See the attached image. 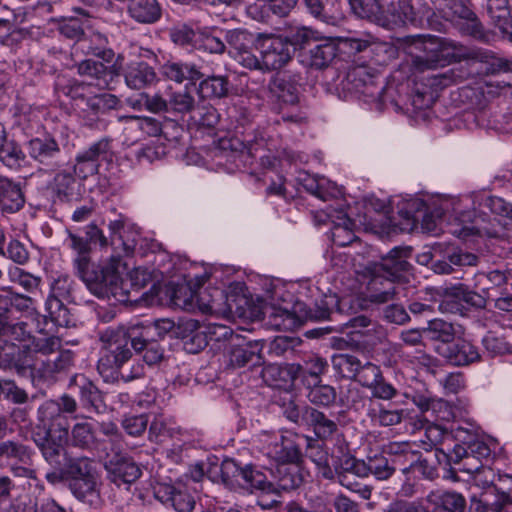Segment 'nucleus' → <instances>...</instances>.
Returning <instances> with one entry per match:
<instances>
[{
	"instance_id": "1",
	"label": "nucleus",
	"mask_w": 512,
	"mask_h": 512,
	"mask_svg": "<svg viewBox=\"0 0 512 512\" xmlns=\"http://www.w3.org/2000/svg\"><path fill=\"white\" fill-rule=\"evenodd\" d=\"M68 246L76 253L73 259L75 274L88 290L98 298L127 299V285L119 277L120 258L112 257L105 265H97L90 257L89 239L68 232Z\"/></svg>"
},
{
	"instance_id": "2",
	"label": "nucleus",
	"mask_w": 512,
	"mask_h": 512,
	"mask_svg": "<svg viewBox=\"0 0 512 512\" xmlns=\"http://www.w3.org/2000/svg\"><path fill=\"white\" fill-rule=\"evenodd\" d=\"M37 420V428L42 432H35L33 440L44 459L59 468L65 457V443L69 435L67 418L61 413L57 401L47 400L39 406Z\"/></svg>"
},
{
	"instance_id": "3",
	"label": "nucleus",
	"mask_w": 512,
	"mask_h": 512,
	"mask_svg": "<svg viewBox=\"0 0 512 512\" xmlns=\"http://www.w3.org/2000/svg\"><path fill=\"white\" fill-rule=\"evenodd\" d=\"M412 44L424 52L411 59V68L418 73L459 62L466 56L465 47L448 38L417 35L412 37Z\"/></svg>"
},
{
	"instance_id": "4",
	"label": "nucleus",
	"mask_w": 512,
	"mask_h": 512,
	"mask_svg": "<svg viewBox=\"0 0 512 512\" xmlns=\"http://www.w3.org/2000/svg\"><path fill=\"white\" fill-rule=\"evenodd\" d=\"M260 53L258 65L254 69L277 70L285 66L295 52L292 42L281 35L259 34L255 40Z\"/></svg>"
},
{
	"instance_id": "5",
	"label": "nucleus",
	"mask_w": 512,
	"mask_h": 512,
	"mask_svg": "<svg viewBox=\"0 0 512 512\" xmlns=\"http://www.w3.org/2000/svg\"><path fill=\"white\" fill-rule=\"evenodd\" d=\"M377 78L375 70L367 65H354L348 68L337 84V89L343 93L344 97L362 95L372 101L380 100L384 86L377 84Z\"/></svg>"
},
{
	"instance_id": "6",
	"label": "nucleus",
	"mask_w": 512,
	"mask_h": 512,
	"mask_svg": "<svg viewBox=\"0 0 512 512\" xmlns=\"http://www.w3.org/2000/svg\"><path fill=\"white\" fill-rule=\"evenodd\" d=\"M307 436L286 432L275 434L266 440L264 454L278 464H298L302 459V446Z\"/></svg>"
},
{
	"instance_id": "7",
	"label": "nucleus",
	"mask_w": 512,
	"mask_h": 512,
	"mask_svg": "<svg viewBox=\"0 0 512 512\" xmlns=\"http://www.w3.org/2000/svg\"><path fill=\"white\" fill-rule=\"evenodd\" d=\"M128 335L131 347L136 353H142V359L149 367L159 366L165 361V348L159 340L151 338L150 329L139 331L137 326H129L127 329L121 327L115 333V336Z\"/></svg>"
},
{
	"instance_id": "8",
	"label": "nucleus",
	"mask_w": 512,
	"mask_h": 512,
	"mask_svg": "<svg viewBox=\"0 0 512 512\" xmlns=\"http://www.w3.org/2000/svg\"><path fill=\"white\" fill-rule=\"evenodd\" d=\"M365 271L362 306L367 308L369 304H384L393 300L396 295L394 280L380 272H375L374 268L369 265Z\"/></svg>"
},
{
	"instance_id": "9",
	"label": "nucleus",
	"mask_w": 512,
	"mask_h": 512,
	"mask_svg": "<svg viewBox=\"0 0 512 512\" xmlns=\"http://www.w3.org/2000/svg\"><path fill=\"white\" fill-rule=\"evenodd\" d=\"M112 156V140L102 138L80 151L75 158L74 173L80 178L98 173L99 162L108 160Z\"/></svg>"
},
{
	"instance_id": "10",
	"label": "nucleus",
	"mask_w": 512,
	"mask_h": 512,
	"mask_svg": "<svg viewBox=\"0 0 512 512\" xmlns=\"http://www.w3.org/2000/svg\"><path fill=\"white\" fill-rule=\"evenodd\" d=\"M510 493H512V477L500 478L499 485L495 486V493L485 491L480 496L471 497L469 512H504Z\"/></svg>"
},
{
	"instance_id": "11",
	"label": "nucleus",
	"mask_w": 512,
	"mask_h": 512,
	"mask_svg": "<svg viewBox=\"0 0 512 512\" xmlns=\"http://www.w3.org/2000/svg\"><path fill=\"white\" fill-rule=\"evenodd\" d=\"M416 21L417 12L412 0H392L384 9H381L378 25L386 29H395L414 24Z\"/></svg>"
},
{
	"instance_id": "12",
	"label": "nucleus",
	"mask_w": 512,
	"mask_h": 512,
	"mask_svg": "<svg viewBox=\"0 0 512 512\" xmlns=\"http://www.w3.org/2000/svg\"><path fill=\"white\" fill-rule=\"evenodd\" d=\"M225 40L231 54L242 66L252 69L258 65V57L251 52L254 37L242 29H233L225 32Z\"/></svg>"
},
{
	"instance_id": "13",
	"label": "nucleus",
	"mask_w": 512,
	"mask_h": 512,
	"mask_svg": "<svg viewBox=\"0 0 512 512\" xmlns=\"http://www.w3.org/2000/svg\"><path fill=\"white\" fill-rule=\"evenodd\" d=\"M68 387L78 393L80 403L88 411L101 413L106 405L102 392L83 374H75L69 380Z\"/></svg>"
},
{
	"instance_id": "14",
	"label": "nucleus",
	"mask_w": 512,
	"mask_h": 512,
	"mask_svg": "<svg viewBox=\"0 0 512 512\" xmlns=\"http://www.w3.org/2000/svg\"><path fill=\"white\" fill-rule=\"evenodd\" d=\"M436 351L454 366L470 365L481 359L478 348L470 341L461 338L451 343L438 345Z\"/></svg>"
},
{
	"instance_id": "15",
	"label": "nucleus",
	"mask_w": 512,
	"mask_h": 512,
	"mask_svg": "<svg viewBox=\"0 0 512 512\" xmlns=\"http://www.w3.org/2000/svg\"><path fill=\"white\" fill-rule=\"evenodd\" d=\"M27 151L29 156L39 164L45 166H56L61 156V149L56 141L50 135L35 137L28 141Z\"/></svg>"
},
{
	"instance_id": "16",
	"label": "nucleus",
	"mask_w": 512,
	"mask_h": 512,
	"mask_svg": "<svg viewBox=\"0 0 512 512\" xmlns=\"http://www.w3.org/2000/svg\"><path fill=\"white\" fill-rule=\"evenodd\" d=\"M105 468L109 479L117 486L134 483L142 473L140 467L132 459L119 455L111 458L105 464Z\"/></svg>"
},
{
	"instance_id": "17",
	"label": "nucleus",
	"mask_w": 512,
	"mask_h": 512,
	"mask_svg": "<svg viewBox=\"0 0 512 512\" xmlns=\"http://www.w3.org/2000/svg\"><path fill=\"white\" fill-rule=\"evenodd\" d=\"M34 455L32 447L18 440L7 439L0 442V468L14 464L30 465Z\"/></svg>"
},
{
	"instance_id": "18",
	"label": "nucleus",
	"mask_w": 512,
	"mask_h": 512,
	"mask_svg": "<svg viewBox=\"0 0 512 512\" xmlns=\"http://www.w3.org/2000/svg\"><path fill=\"white\" fill-rule=\"evenodd\" d=\"M411 254V249L408 247H395L379 263L370 264L375 272H380L394 280L402 272L409 269V262L407 258Z\"/></svg>"
},
{
	"instance_id": "19",
	"label": "nucleus",
	"mask_w": 512,
	"mask_h": 512,
	"mask_svg": "<svg viewBox=\"0 0 512 512\" xmlns=\"http://www.w3.org/2000/svg\"><path fill=\"white\" fill-rule=\"evenodd\" d=\"M72 290V280L68 275H60L51 284V295L46 301V309L53 320H58L66 309L63 300H68Z\"/></svg>"
},
{
	"instance_id": "20",
	"label": "nucleus",
	"mask_w": 512,
	"mask_h": 512,
	"mask_svg": "<svg viewBox=\"0 0 512 512\" xmlns=\"http://www.w3.org/2000/svg\"><path fill=\"white\" fill-rule=\"evenodd\" d=\"M96 87L92 82L80 81L75 78L58 76L55 90L58 94L69 97L81 108Z\"/></svg>"
},
{
	"instance_id": "21",
	"label": "nucleus",
	"mask_w": 512,
	"mask_h": 512,
	"mask_svg": "<svg viewBox=\"0 0 512 512\" xmlns=\"http://www.w3.org/2000/svg\"><path fill=\"white\" fill-rule=\"evenodd\" d=\"M427 501L433 506L432 512H464L467 505L461 493L444 489L431 491Z\"/></svg>"
},
{
	"instance_id": "22",
	"label": "nucleus",
	"mask_w": 512,
	"mask_h": 512,
	"mask_svg": "<svg viewBox=\"0 0 512 512\" xmlns=\"http://www.w3.org/2000/svg\"><path fill=\"white\" fill-rule=\"evenodd\" d=\"M73 361V353L70 350H63L59 351L54 359H29L27 368L47 378L69 369L73 365Z\"/></svg>"
},
{
	"instance_id": "23",
	"label": "nucleus",
	"mask_w": 512,
	"mask_h": 512,
	"mask_svg": "<svg viewBox=\"0 0 512 512\" xmlns=\"http://www.w3.org/2000/svg\"><path fill=\"white\" fill-rule=\"evenodd\" d=\"M308 413L305 427L312 430L317 439L328 440L337 434L339 427L335 417L327 415L312 406L311 409H308Z\"/></svg>"
},
{
	"instance_id": "24",
	"label": "nucleus",
	"mask_w": 512,
	"mask_h": 512,
	"mask_svg": "<svg viewBox=\"0 0 512 512\" xmlns=\"http://www.w3.org/2000/svg\"><path fill=\"white\" fill-rule=\"evenodd\" d=\"M69 490L79 501L93 507L101 504L100 488L96 474L82 479H70Z\"/></svg>"
},
{
	"instance_id": "25",
	"label": "nucleus",
	"mask_w": 512,
	"mask_h": 512,
	"mask_svg": "<svg viewBox=\"0 0 512 512\" xmlns=\"http://www.w3.org/2000/svg\"><path fill=\"white\" fill-rule=\"evenodd\" d=\"M127 14L139 24H154L161 19L162 7L158 0H131Z\"/></svg>"
},
{
	"instance_id": "26",
	"label": "nucleus",
	"mask_w": 512,
	"mask_h": 512,
	"mask_svg": "<svg viewBox=\"0 0 512 512\" xmlns=\"http://www.w3.org/2000/svg\"><path fill=\"white\" fill-rule=\"evenodd\" d=\"M327 369V361L318 355L308 356L303 364H292L294 375H296V378H301L304 387L310 385V383L321 381V376L325 374Z\"/></svg>"
},
{
	"instance_id": "27",
	"label": "nucleus",
	"mask_w": 512,
	"mask_h": 512,
	"mask_svg": "<svg viewBox=\"0 0 512 512\" xmlns=\"http://www.w3.org/2000/svg\"><path fill=\"white\" fill-rule=\"evenodd\" d=\"M125 82L132 89H143L157 80L153 67L144 61H133L125 70Z\"/></svg>"
},
{
	"instance_id": "28",
	"label": "nucleus",
	"mask_w": 512,
	"mask_h": 512,
	"mask_svg": "<svg viewBox=\"0 0 512 512\" xmlns=\"http://www.w3.org/2000/svg\"><path fill=\"white\" fill-rule=\"evenodd\" d=\"M76 69L80 76L91 79L90 82L97 89L104 90L109 87L111 72L104 63L93 59H85L76 64Z\"/></svg>"
},
{
	"instance_id": "29",
	"label": "nucleus",
	"mask_w": 512,
	"mask_h": 512,
	"mask_svg": "<svg viewBox=\"0 0 512 512\" xmlns=\"http://www.w3.org/2000/svg\"><path fill=\"white\" fill-rule=\"evenodd\" d=\"M61 340L58 337H41L34 339L30 345L24 346L22 349L23 360L22 365L27 367L29 359H47L49 356L60 350Z\"/></svg>"
},
{
	"instance_id": "30",
	"label": "nucleus",
	"mask_w": 512,
	"mask_h": 512,
	"mask_svg": "<svg viewBox=\"0 0 512 512\" xmlns=\"http://www.w3.org/2000/svg\"><path fill=\"white\" fill-rule=\"evenodd\" d=\"M161 72L166 78L177 83L185 80L195 82L205 76L199 66L187 62H167L162 66Z\"/></svg>"
},
{
	"instance_id": "31",
	"label": "nucleus",
	"mask_w": 512,
	"mask_h": 512,
	"mask_svg": "<svg viewBox=\"0 0 512 512\" xmlns=\"http://www.w3.org/2000/svg\"><path fill=\"white\" fill-rule=\"evenodd\" d=\"M367 415L374 424L389 427L402 422L405 417V410L371 401Z\"/></svg>"
},
{
	"instance_id": "32",
	"label": "nucleus",
	"mask_w": 512,
	"mask_h": 512,
	"mask_svg": "<svg viewBox=\"0 0 512 512\" xmlns=\"http://www.w3.org/2000/svg\"><path fill=\"white\" fill-rule=\"evenodd\" d=\"M240 481L241 483L238 486L251 490V492L255 490L273 495L277 494V487L274 483L269 482L266 476L252 465L243 466Z\"/></svg>"
},
{
	"instance_id": "33",
	"label": "nucleus",
	"mask_w": 512,
	"mask_h": 512,
	"mask_svg": "<svg viewBox=\"0 0 512 512\" xmlns=\"http://www.w3.org/2000/svg\"><path fill=\"white\" fill-rule=\"evenodd\" d=\"M0 205L6 212L14 213L24 205L20 185L3 176L0 180Z\"/></svg>"
},
{
	"instance_id": "34",
	"label": "nucleus",
	"mask_w": 512,
	"mask_h": 512,
	"mask_svg": "<svg viewBox=\"0 0 512 512\" xmlns=\"http://www.w3.org/2000/svg\"><path fill=\"white\" fill-rule=\"evenodd\" d=\"M51 190L61 201H72L79 194V184L72 172L60 171L50 184Z\"/></svg>"
},
{
	"instance_id": "35",
	"label": "nucleus",
	"mask_w": 512,
	"mask_h": 512,
	"mask_svg": "<svg viewBox=\"0 0 512 512\" xmlns=\"http://www.w3.org/2000/svg\"><path fill=\"white\" fill-rule=\"evenodd\" d=\"M214 474H209V479L212 481L220 480L222 483L230 488H234L241 483V473L243 467L239 466V464L233 459H225L220 465L214 463L211 467ZM211 473V471H209Z\"/></svg>"
},
{
	"instance_id": "36",
	"label": "nucleus",
	"mask_w": 512,
	"mask_h": 512,
	"mask_svg": "<svg viewBox=\"0 0 512 512\" xmlns=\"http://www.w3.org/2000/svg\"><path fill=\"white\" fill-rule=\"evenodd\" d=\"M351 300L349 298L338 299L336 296H329L325 300L315 305L311 310L310 318L315 320H333L335 316L342 314L345 308H350Z\"/></svg>"
},
{
	"instance_id": "37",
	"label": "nucleus",
	"mask_w": 512,
	"mask_h": 512,
	"mask_svg": "<svg viewBox=\"0 0 512 512\" xmlns=\"http://www.w3.org/2000/svg\"><path fill=\"white\" fill-rule=\"evenodd\" d=\"M26 328V323L17 321L12 316V310L0 309V337L23 341L29 336Z\"/></svg>"
},
{
	"instance_id": "38",
	"label": "nucleus",
	"mask_w": 512,
	"mask_h": 512,
	"mask_svg": "<svg viewBox=\"0 0 512 512\" xmlns=\"http://www.w3.org/2000/svg\"><path fill=\"white\" fill-rule=\"evenodd\" d=\"M307 398L315 406L331 407L337 401V391L334 386L323 384L321 381L305 386Z\"/></svg>"
},
{
	"instance_id": "39",
	"label": "nucleus",
	"mask_w": 512,
	"mask_h": 512,
	"mask_svg": "<svg viewBox=\"0 0 512 512\" xmlns=\"http://www.w3.org/2000/svg\"><path fill=\"white\" fill-rule=\"evenodd\" d=\"M261 375L269 386L279 388L285 387L296 379V375H294V371H292V364L285 366L278 364L266 365L262 369Z\"/></svg>"
},
{
	"instance_id": "40",
	"label": "nucleus",
	"mask_w": 512,
	"mask_h": 512,
	"mask_svg": "<svg viewBox=\"0 0 512 512\" xmlns=\"http://www.w3.org/2000/svg\"><path fill=\"white\" fill-rule=\"evenodd\" d=\"M337 47L330 39H323L309 50L310 65L316 69L327 67L335 58Z\"/></svg>"
},
{
	"instance_id": "41",
	"label": "nucleus",
	"mask_w": 512,
	"mask_h": 512,
	"mask_svg": "<svg viewBox=\"0 0 512 512\" xmlns=\"http://www.w3.org/2000/svg\"><path fill=\"white\" fill-rule=\"evenodd\" d=\"M229 82L227 77L220 75L207 76L198 88V93L203 99H220L228 94Z\"/></svg>"
},
{
	"instance_id": "42",
	"label": "nucleus",
	"mask_w": 512,
	"mask_h": 512,
	"mask_svg": "<svg viewBox=\"0 0 512 512\" xmlns=\"http://www.w3.org/2000/svg\"><path fill=\"white\" fill-rule=\"evenodd\" d=\"M272 91L277 97V108L296 105L300 102L298 87L285 76H278L274 79Z\"/></svg>"
},
{
	"instance_id": "43",
	"label": "nucleus",
	"mask_w": 512,
	"mask_h": 512,
	"mask_svg": "<svg viewBox=\"0 0 512 512\" xmlns=\"http://www.w3.org/2000/svg\"><path fill=\"white\" fill-rule=\"evenodd\" d=\"M73 12L78 16H81L84 21H80L78 18L70 17L64 19L59 24V32L68 39L78 40L83 35V24L87 22L91 17L92 13L89 9L82 7H73Z\"/></svg>"
},
{
	"instance_id": "44",
	"label": "nucleus",
	"mask_w": 512,
	"mask_h": 512,
	"mask_svg": "<svg viewBox=\"0 0 512 512\" xmlns=\"http://www.w3.org/2000/svg\"><path fill=\"white\" fill-rule=\"evenodd\" d=\"M118 103L119 99L115 95L94 91L81 106V109L83 112H90L92 115L98 116L116 108Z\"/></svg>"
},
{
	"instance_id": "45",
	"label": "nucleus",
	"mask_w": 512,
	"mask_h": 512,
	"mask_svg": "<svg viewBox=\"0 0 512 512\" xmlns=\"http://www.w3.org/2000/svg\"><path fill=\"white\" fill-rule=\"evenodd\" d=\"M464 454L473 456V458L478 460H484L486 463H488L491 459L492 451L486 442L480 439H476L471 441L467 447L456 445L451 452L450 462H459Z\"/></svg>"
},
{
	"instance_id": "46",
	"label": "nucleus",
	"mask_w": 512,
	"mask_h": 512,
	"mask_svg": "<svg viewBox=\"0 0 512 512\" xmlns=\"http://www.w3.org/2000/svg\"><path fill=\"white\" fill-rule=\"evenodd\" d=\"M72 446L81 449H92L96 444V435L93 424L88 421L77 422L70 432Z\"/></svg>"
},
{
	"instance_id": "47",
	"label": "nucleus",
	"mask_w": 512,
	"mask_h": 512,
	"mask_svg": "<svg viewBox=\"0 0 512 512\" xmlns=\"http://www.w3.org/2000/svg\"><path fill=\"white\" fill-rule=\"evenodd\" d=\"M224 292L220 289H213V293L210 294L207 289L202 291L190 290V298L184 302L185 306H191L194 302L197 303L199 309L204 313H212L217 310V298L221 300Z\"/></svg>"
},
{
	"instance_id": "48",
	"label": "nucleus",
	"mask_w": 512,
	"mask_h": 512,
	"mask_svg": "<svg viewBox=\"0 0 512 512\" xmlns=\"http://www.w3.org/2000/svg\"><path fill=\"white\" fill-rule=\"evenodd\" d=\"M26 155L14 140L5 139L0 143V162L10 168L17 169L25 161Z\"/></svg>"
},
{
	"instance_id": "49",
	"label": "nucleus",
	"mask_w": 512,
	"mask_h": 512,
	"mask_svg": "<svg viewBox=\"0 0 512 512\" xmlns=\"http://www.w3.org/2000/svg\"><path fill=\"white\" fill-rule=\"evenodd\" d=\"M230 364L234 367H243L248 363L253 365L259 364L261 356L256 352L251 345L235 344L231 345L229 351Z\"/></svg>"
},
{
	"instance_id": "50",
	"label": "nucleus",
	"mask_w": 512,
	"mask_h": 512,
	"mask_svg": "<svg viewBox=\"0 0 512 512\" xmlns=\"http://www.w3.org/2000/svg\"><path fill=\"white\" fill-rule=\"evenodd\" d=\"M362 361L355 355L339 353L332 357L333 368L343 377L354 380Z\"/></svg>"
},
{
	"instance_id": "51",
	"label": "nucleus",
	"mask_w": 512,
	"mask_h": 512,
	"mask_svg": "<svg viewBox=\"0 0 512 512\" xmlns=\"http://www.w3.org/2000/svg\"><path fill=\"white\" fill-rule=\"evenodd\" d=\"M306 455L309 457L318 467L319 471L326 478L332 475V471L329 466V455L328 452L317 442L307 437Z\"/></svg>"
},
{
	"instance_id": "52",
	"label": "nucleus",
	"mask_w": 512,
	"mask_h": 512,
	"mask_svg": "<svg viewBox=\"0 0 512 512\" xmlns=\"http://www.w3.org/2000/svg\"><path fill=\"white\" fill-rule=\"evenodd\" d=\"M488 13L495 24L503 31H507L512 22L508 0H488Z\"/></svg>"
},
{
	"instance_id": "53",
	"label": "nucleus",
	"mask_w": 512,
	"mask_h": 512,
	"mask_svg": "<svg viewBox=\"0 0 512 512\" xmlns=\"http://www.w3.org/2000/svg\"><path fill=\"white\" fill-rule=\"evenodd\" d=\"M353 13L362 19H368L378 25L381 7L377 0H348Z\"/></svg>"
},
{
	"instance_id": "54",
	"label": "nucleus",
	"mask_w": 512,
	"mask_h": 512,
	"mask_svg": "<svg viewBox=\"0 0 512 512\" xmlns=\"http://www.w3.org/2000/svg\"><path fill=\"white\" fill-rule=\"evenodd\" d=\"M276 477L278 481L275 485L277 493L281 490L288 491L297 488L301 483L296 467H290L288 464H278L276 468Z\"/></svg>"
},
{
	"instance_id": "55",
	"label": "nucleus",
	"mask_w": 512,
	"mask_h": 512,
	"mask_svg": "<svg viewBox=\"0 0 512 512\" xmlns=\"http://www.w3.org/2000/svg\"><path fill=\"white\" fill-rule=\"evenodd\" d=\"M440 12L445 19L451 22L459 19L472 22L473 27H476L477 25L476 16L473 11L461 1L451 0Z\"/></svg>"
},
{
	"instance_id": "56",
	"label": "nucleus",
	"mask_w": 512,
	"mask_h": 512,
	"mask_svg": "<svg viewBox=\"0 0 512 512\" xmlns=\"http://www.w3.org/2000/svg\"><path fill=\"white\" fill-rule=\"evenodd\" d=\"M97 370L105 382H115L122 378L123 369L109 351L100 357Z\"/></svg>"
},
{
	"instance_id": "57",
	"label": "nucleus",
	"mask_w": 512,
	"mask_h": 512,
	"mask_svg": "<svg viewBox=\"0 0 512 512\" xmlns=\"http://www.w3.org/2000/svg\"><path fill=\"white\" fill-rule=\"evenodd\" d=\"M87 53L102 59L104 62L110 63L114 59V51L108 47L107 37L100 33L94 32L91 35Z\"/></svg>"
},
{
	"instance_id": "58",
	"label": "nucleus",
	"mask_w": 512,
	"mask_h": 512,
	"mask_svg": "<svg viewBox=\"0 0 512 512\" xmlns=\"http://www.w3.org/2000/svg\"><path fill=\"white\" fill-rule=\"evenodd\" d=\"M227 124L224 126L227 130L238 131L239 128L245 127L251 121L250 111L238 104L229 106L226 110Z\"/></svg>"
},
{
	"instance_id": "59",
	"label": "nucleus",
	"mask_w": 512,
	"mask_h": 512,
	"mask_svg": "<svg viewBox=\"0 0 512 512\" xmlns=\"http://www.w3.org/2000/svg\"><path fill=\"white\" fill-rule=\"evenodd\" d=\"M436 460L433 461L428 457H415L410 459L409 466L403 468L404 473L412 472L426 479L432 480L437 476Z\"/></svg>"
},
{
	"instance_id": "60",
	"label": "nucleus",
	"mask_w": 512,
	"mask_h": 512,
	"mask_svg": "<svg viewBox=\"0 0 512 512\" xmlns=\"http://www.w3.org/2000/svg\"><path fill=\"white\" fill-rule=\"evenodd\" d=\"M423 331L431 334V338L440 341L441 344L451 343L453 341L454 328L451 323L444 320H430L427 328H424Z\"/></svg>"
},
{
	"instance_id": "61",
	"label": "nucleus",
	"mask_w": 512,
	"mask_h": 512,
	"mask_svg": "<svg viewBox=\"0 0 512 512\" xmlns=\"http://www.w3.org/2000/svg\"><path fill=\"white\" fill-rule=\"evenodd\" d=\"M445 436V431L438 425H430L425 429V438H429V447H435L434 458L437 463L451 460V453L448 454L438 447Z\"/></svg>"
},
{
	"instance_id": "62",
	"label": "nucleus",
	"mask_w": 512,
	"mask_h": 512,
	"mask_svg": "<svg viewBox=\"0 0 512 512\" xmlns=\"http://www.w3.org/2000/svg\"><path fill=\"white\" fill-rule=\"evenodd\" d=\"M370 474L378 480H387L395 472V467L390 464L389 460L381 454L369 456L367 458Z\"/></svg>"
},
{
	"instance_id": "63",
	"label": "nucleus",
	"mask_w": 512,
	"mask_h": 512,
	"mask_svg": "<svg viewBox=\"0 0 512 512\" xmlns=\"http://www.w3.org/2000/svg\"><path fill=\"white\" fill-rule=\"evenodd\" d=\"M169 111L179 114L190 113L195 108L194 97L186 90L174 92L168 99Z\"/></svg>"
},
{
	"instance_id": "64",
	"label": "nucleus",
	"mask_w": 512,
	"mask_h": 512,
	"mask_svg": "<svg viewBox=\"0 0 512 512\" xmlns=\"http://www.w3.org/2000/svg\"><path fill=\"white\" fill-rule=\"evenodd\" d=\"M64 474L68 479H82L94 475L91 461L88 458L70 459L66 464Z\"/></svg>"
}]
</instances>
